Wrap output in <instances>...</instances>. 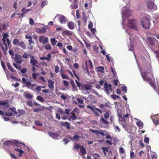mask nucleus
<instances>
[{
	"mask_svg": "<svg viewBox=\"0 0 159 159\" xmlns=\"http://www.w3.org/2000/svg\"><path fill=\"white\" fill-rule=\"evenodd\" d=\"M48 41V38L43 36H40L39 37V41L40 43L43 44H45Z\"/></svg>",
	"mask_w": 159,
	"mask_h": 159,
	"instance_id": "ddd939ff",
	"label": "nucleus"
},
{
	"mask_svg": "<svg viewBox=\"0 0 159 159\" xmlns=\"http://www.w3.org/2000/svg\"><path fill=\"white\" fill-rule=\"evenodd\" d=\"M134 119L137 121L136 122L137 126L140 127V128H142L143 124V122L141 120L136 118H134Z\"/></svg>",
	"mask_w": 159,
	"mask_h": 159,
	"instance_id": "f3484780",
	"label": "nucleus"
},
{
	"mask_svg": "<svg viewBox=\"0 0 159 159\" xmlns=\"http://www.w3.org/2000/svg\"><path fill=\"white\" fill-rule=\"evenodd\" d=\"M70 82L72 87L74 88H76L75 84L74 83V81L72 80H70Z\"/></svg>",
	"mask_w": 159,
	"mask_h": 159,
	"instance_id": "4d7b16f0",
	"label": "nucleus"
},
{
	"mask_svg": "<svg viewBox=\"0 0 159 159\" xmlns=\"http://www.w3.org/2000/svg\"><path fill=\"white\" fill-rule=\"evenodd\" d=\"M72 112L78 114L80 112V111L78 108H75L74 109Z\"/></svg>",
	"mask_w": 159,
	"mask_h": 159,
	"instance_id": "a18cd8bd",
	"label": "nucleus"
},
{
	"mask_svg": "<svg viewBox=\"0 0 159 159\" xmlns=\"http://www.w3.org/2000/svg\"><path fill=\"white\" fill-rule=\"evenodd\" d=\"M148 42L152 46H153L154 45V41L153 39L151 37H148L147 38Z\"/></svg>",
	"mask_w": 159,
	"mask_h": 159,
	"instance_id": "393cba45",
	"label": "nucleus"
},
{
	"mask_svg": "<svg viewBox=\"0 0 159 159\" xmlns=\"http://www.w3.org/2000/svg\"><path fill=\"white\" fill-rule=\"evenodd\" d=\"M127 25L128 27L134 29L135 30H138L136 21L134 19L128 20Z\"/></svg>",
	"mask_w": 159,
	"mask_h": 159,
	"instance_id": "39448f33",
	"label": "nucleus"
},
{
	"mask_svg": "<svg viewBox=\"0 0 159 159\" xmlns=\"http://www.w3.org/2000/svg\"><path fill=\"white\" fill-rule=\"evenodd\" d=\"M56 18H58L59 21L61 24H65L67 22L66 18L62 15H57L55 17Z\"/></svg>",
	"mask_w": 159,
	"mask_h": 159,
	"instance_id": "6e6552de",
	"label": "nucleus"
},
{
	"mask_svg": "<svg viewBox=\"0 0 159 159\" xmlns=\"http://www.w3.org/2000/svg\"><path fill=\"white\" fill-rule=\"evenodd\" d=\"M62 34L64 35H70L72 34V33L70 31L66 30L65 31H63Z\"/></svg>",
	"mask_w": 159,
	"mask_h": 159,
	"instance_id": "7c9ffc66",
	"label": "nucleus"
},
{
	"mask_svg": "<svg viewBox=\"0 0 159 159\" xmlns=\"http://www.w3.org/2000/svg\"><path fill=\"white\" fill-rule=\"evenodd\" d=\"M80 136L78 135H75L73 136L72 137H71V140L72 141L78 140L80 138Z\"/></svg>",
	"mask_w": 159,
	"mask_h": 159,
	"instance_id": "72a5a7b5",
	"label": "nucleus"
},
{
	"mask_svg": "<svg viewBox=\"0 0 159 159\" xmlns=\"http://www.w3.org/2000/svg\"><path fill=\"white\" fill-rule=\"evenodd\" d=\"M26 86L29 88H31L32 87H34L36 86V84H31L30 82L27 81L25 83Z\"/></svg>",
	"mask_w": 159,
	"mask_h": 159,
	"instance_id": "b1692460",
	"label": "nucleus"
},
{
	"mask_svg": "<svg viewBox=\"0 0 159 159\" xmlns=\"http://www.w3.org/2000/svg\"><path fill=\"white\" fill-rule=\"evenodd\" d=\"M29 20L30 24L31 25H33L34 24V20L31 18H30Z\"/></svg>",
	"mask_w": 159,
	"mask_h": 159,
	"instance_id": "052dcab7",
	"label": "nucleus"
},
{
	"mask_svg": "<svg viewBox=\"0 0 159 159\" xmlns=\"http://www.w3.org/2000/svg\"><path fill=\"white\" fill-rule=\"evenodd\" d=\"M45 48L47 50H49L52 48L51 46L49 44L46 45L45 47Z\"/></svg>",
	"mask_w": 159,
	"mask_h": 159,
	"instance_id": "de8ad7c7",
	"label": "nucleus"
},
{
	"mask_svg": "<svg viewBox=\"0 0 159 159\" xmlns=\"http://www.w3.org/2000/svg\"><path fill=\"white\" fill-rule=\"evenodd\" d=\"M71 7L72 9H77L78 8V6L76 4V3L75 2L73 5H71Z\"/></svg>",
	"mask_w": 159,
	"mask_h": 159,
	"instance_id": "49530a36",
	"label": "nucleus"
},
{
	"mask_svg": "<svg viewBox=\"0 0 159 159\" xmlns=\"http://www.w3.org/2000/svg\"><path fill=\"white\" fill-rule=\"evenodd\" d=\"M68 28L70 30L73 29L75 28L74 24L72 22H70L67 24Z\"/></svg>",
	"mask_w": 159,
	"mask_h": 159,
	"instance_id": "412c9836",
	"label": "nucleus"
},
{
	"mask_svg": "<svg viewBox=\"0 0 159 159\" xmlns=\"http://www.w3.org/2000/svg\"><path fill=\"white\" fill-rule=\"evenodd\" d=\"M4 145L6 146H9L13 145V141L10 140H7L4 141L3 143Z\"/></svg>",
	"mask_w": 159,
	"mask_h": 159,
	"instance_id": "5701e85b",
	"label": "nucleus"
},
{
	"mask_svg": "<svg viewBox=\"0 0 159 159\" xmlns=\"http://www.w3.org/2000/svg\"><path fill=\"white\" fill-rule=\"evenodd\" d=\"M105 89V92L108 95L110 94V92H112L111 89V85L108 84L107 83H105L104 85Z\"/></svg>",
	"mask_w": 159,
	"mask_h": 159,
	"instance_id": "f8f14e48",
	"label": "nucleus"
},
{
	"mask_svg": "<svg viewBox=\"0 0 159 159\" xmlns=\"http://www.w3.org/2000/svg\"><path fill=\"white\" fill-rule=\"evenodd\" d=\"M130 156L131 159L134 158L135 156L134 153L131 150L130 151Z\"/></svg>",
	"mask_w": 159,
	"mask_h": 159,
	"instance_id": "5fc2aeb1",
	"label": "nucleus"
},
{
	"mask_svg": "<svg viewBox=\"0 0 159 159\" xmlns=\"http://www.w3.org/2000/svg\"><path fill=\"white\" fill-rule=\"evenodd\" d=\"M122 90L124 91V93H126L127 92V87L126 86H122L121 87Z\"/></svg>",
	"mask_w": 159,
	"mask_h": 159,
	"instance_id": "3c124183",
	"label": "nucleus"
},
{
	"mask_svg": "<svg viewBox=\"0 0 159 159\" xmlns=\"http://www.w3.org/2000/svg\"><path fill=\"white\" fill-rule=\"evenodd\" d=\"M37 99L41 102H43L44 101L43 98L40 96L37 97Z\"/></svg>",
	"mask_w": 159,
	"mask_h": 159,
	"instance_id": "09e8293b",
	"label": "nucleus"
},
{
	"mask_svg": "<svg viewBox=\"0 0 159 159\" xmlns=\"http://www.w3.org/2000/svg\"><path fill=\"white\" fill-rule=\"evenodd\" d=\"M5 115L7 116H10L12 115V113L9 110L7 112L5 113Z\"/></svg>",
	"mask_w": 159,
	"mask_h": 159,
	"instance_id": "0e129e2a",
	"label": "nucleus"
},
{
	"mask_svg": "<svg viewBox=\"0 0 159 159\" xmlns=\"http://www.w3.org/2000/svg\"><path fill=\"white\" fill-rule=\"evenodd\" d=\"M61 77L62 79H69V78L64 74H62L61 75Z\"/></svg>",
	"mask_w": 159,
	"mask_h": 159,
	"instance_id": "774afa93",
	"label": "nucleus"
},
{
	"mask_svg": "<svg viewBox=\"0 0 159 159\" xmlns=\"http://www.w3.org/2000/svg\"><path fill=\"white\" fill-rule=\"evenodd\" d=\"M59 67L58 66H56L55 67V72L56 73H58L59 71Z\"/></svg>",
	"mask_w": 159,
	"mask_h": 159,
	"instance_id": "bf43d9fd",
	"label": "nucleus"
},
{
	"mask_svg": "<svg viewBox=\"0 0 159 159\" xmlns=\"http://www.w3.org/2000/svg\"><path fill=\"white\" fill-rule=\"evenodd\" d=\"M111 97L113 99H116L117 98H120V97L119 96L115 95H111Z\"/></svg>",
	"mask_w": 159,
	"mask_h": 159,
	"instance_id": "338daca9",
	"label": "nucleus"
},
{
	"mask_svg": "<svg viewBox=\"0 0 159 159\" xmlns=\"http://www.w3.org/2000/svg\"><path fill=\"white\" fill-rule=\"evenodd\" d=\"M88 61H89V64L90 69H93V66L92 65V63L91 60H89Z\"/></svg>",
	"mask_w": 159,
	"mask_h": 159,
	"instance_id": "13d9d810",
	"label": "nucleus"
},
{
	"mask_svg": "<svg viewBox=\"0 0 159 159\" xmlns=\"http://www.w3.org/2000/svg\"><path fill=\"white\" fill-rule=\"evenodd\" d=\"M12 141L13 143V145H15L17 147L20 146V145L22 144L21 143H20L18 141Z\"/></svg>",
	"mask_w": 159,
	"mask_h": 159,
	"instance_id": "c9c22d12",
	"label": "nucleus"
},
{
	"mask_svg": "<svg viewBox=\"0 0 159 159\" xmlns=\"http://www.w3.org/2000/svg\"><path fill=\"white\" fill-rule=\"evenodd\" d=\"M104 68L102 66H100L99 67H98L97 68V71H98L103 73L104 71Z\"/></svg>",
	"mask_w": 159,
	"mask_h": 159,
	"instance_id": "f704fd0d",
	"label": "nucleus"
},
{
	"mask_svg": "<svg viewBox=\"0 0 159 159\" xmlns=\"http://www.w3.org/2000/svg\"><path fill=\"white\" fill-rule=\"evenodd\" d=\"M8 103V101L7 100H5L2 101H0V105H5L7 104Z\"/></svg>",
	"mask_w": 159,
	"mask_h": 159,
	"instance_id": "79ce46f5",
	"label": "nucleus"
},
{
	"mask_svg": "<svg viewBox=\"0 0 159 159\" xmlns=\"http://www.w3.org/2000/svg\"><path fill=\"white\" fill-rule=\"evenodd\" d=\"M29 56L30 57L31 56H30V55L28 54L27 53L25 52L23 55L22 57L23 58L27 59L28 58Z\"/></svg>",
	"mask_w": 159,
	"mask_h": 159,
	"instance_id": "a19ab883",
	"label": "nucleus"
},
{
	"mask_svg": "<svg viewBox=\"0 0 159 159\" xmlns=\"http://www.w3.org/2000/svg\"><path fill=\"white\" fill-rule=\"evenodd\" d=\"M150 20V16L147 15L145 16L142 18L141 20V23L142 27L144 29H148L150 28V23L149 20Z\"/></svg>",
	"mask_w": 159,
	"mask_h": 159,
	"instance_id": "20e7f679",
	"label": "nucleus"
},
{
	"mask_svg": "<svg viewBox=\"0 0 159 159\" xmlns=\"http://www.w3.org/2000/svg\"><path fill=\"white\" fill-rule=\"evenodd\" d=\"M51 42L52 45V46H54L56 45L57 41L55 39L53 38L51 39Z\"/></svg>",
	"mask_w": 159,
	"mask_h": 159,
	"instance_id": "473e14b6",
	"label": "nucleus"
},
{
	"mask_svg": "<svg viewBox=\"0 0 159 159\" xmlns=\"http://www.w3.org/2000/svg\"><path fill=\"white\" fill-rule=\"evenodd\" d=\"M125 32L129 35V39L130 43V45L128 46L129 50L130 51H132V48H133V46L132 43L133 38L135 36V34H130V33L128 31H127L126 30H125Z\"/></svg>",
	"mask_w": 159,
	"mask_h": 159,
	"instance_id": "1a4fd4ad",
	"label": "nucleus"
},
{
	"mask_svg": "<svg viewBox=\"0 0 159 159\" xmlns=\"http://www.w3.org/2000/svg\"><path fill=\"white\" fill-rule=\"evenodd\" d=\"M47 5V3L46 2V1H43L42 2V3L41 4V7H42L43 8L44 7V6L45 5Z\"/></svg>",
	"mask_w": 159,
	"mask_h": 159,
	"instance_id": "680f3d73",
	"label": "nucleus"
},
{
	"mask_svg": "<svg viewBox=\"0 0 159 159\" xmlns=\"http://www.w3.org/2000/svg\"><path fill=\"white\" fill-rule=\"evenodd\" d=\"M19 45L24 50L26 48V45L22 41L20 42Z\"/></svg>",
	"mask_w": 159,
	"mask_h": 159,
	"instance_id": "c756f323",
	"label": "nucleus"
},
{
	"mask_svg": "<svg viewBox=\"0 0 159 159\" xmlns=\"http://www.w3.org/2000/svg\"><path fill=\"white\" fill-rule=\"evenodd\" d=\"M139 70L143 80L149 83L151 87L153 88L157 92L159 96V87H158V88H157L155 86L154 83V78L152 74L151 73L147 72V70H146L145 72H142L140 69H139Z\"/></svg>",
	"mask_w": 159,
	"mask_h": 159,
	"instance_id": "f257e3e1",
	"label": "nucleus"
},
{
	"mask_svg": "<svg viewBox=\"0 0 159 159\" xmlns=\"http://www.w3.org/2000/svg\"><path fill=\"white\" fill-rule=\"evenodd\" d=\"M117 114L119 117V121L120 123H121L123 128L126 130H127V127L126 125L123 123L126 121L125 118H127L129 116V114L127 113L124 115L123 113L120 110L117 111Z\"/></svg>",
	"mask_w": 159,
	"mask_h": 159,
	"instance_id": "7ed1b4c3",
	"label": "nucleus"
},
{
	"mask_svg": "<svg viewBox=\"0 0 159 159\" xmlns=\"http://www.w3.org/2000/svg\"><path fill=\"white\" fill-rule=\"evenodd\" d=\"M109 114L108 112H106L104 115V117L106 119H108L109 117Z\"/></svg>",
	"mask_w": 159,
	"mask_h": 159,
	"instance_id": "6e6d98bb",
	"label": "nucleus"
},
{
	"mask_svg": "<svg viewBox=\"0 0 159 159\" xmlns=\"http://www.w3.org/2000/svg\"><path fill=\"white\" fill-rule=\"evenodd\" d=\"M30 58H31L30 63L32 64L33 66H35V65L38 63V62L37 60L34 59V57L33 56H30Z\"/></svg>",
	"mask_w": 159,
	"mask_h": 159,
	"instance_id": "a211bd4d",
	"label": "nucleus"
},
{
	"mask_svg": "<svg viewBox=\"0 0 159 159\" xmlns=\"http://www.w3.org/2000/svg\"><path fill=\"white\" fill-rule=\"evenodd\" d=\"M18 113L16 116L17 117L21 116L25 113V111L23 109H19L18 110Z\"/></svg>",
	"mask_w": 159,
	"mask_h": 159,
	"instance_id": "6ab92c4d",
	"label": "nucleus"
},
{
	"mask_svg": "<svg viewBox=\"0 0 159 159\" xmlns=\"http://www.w3.org/2000/svg\"><path fill=\"white\" fill-rule=\"evenodd\" d=\"M82 69L85 73L89 75H90V74L88 70V66H86L84 65H83Z\"/></svg>",
	"mask_w": 159,
	"mask_h": 159,
	"instance_id": "aec40b11",
	"label": "nucleus"
},
{
	"mask_svg": "<svg viewBox=\"0 0 159 159\" xmlns=\"http://www.w3.org/2000/svg\"><path fill=\"white\" fill-rule=\"evenodd\" d=\"M70 114H71V115L70 116V118L72 120H75L77 119V117L75 115V113L72 112L71 113H70Z\"/></svg>",
	"mask_w": 159,
	"mask_h": 159,
	"instance_id": "bb28decb",
	"label": "nucleus"
},
{
	"mask_svg": "<svg viewBox=\"0 0 159 159\" xmlns=\"http://www.w3.org/2000/svg\"><path fill=\"white\" fill-rule=\"evenodd\" d=\"M10 110L13 111L16 115L17 114L16 109L15 107L10 108Z\"/></svg>",
	"mask_w": 159,
	"mask_h": 159,
	"instance_id": "864d4df0",
	"label": "nucleus"
},
{
	"mask_svg": "<svg viewBox=\"0 0 159 159\" xmlns=\"http://www.w3.org/2000/svg\"><path fill=\"white\" fill-rule=\"evenodd\" d=\"M15 59L16 62L19 64L21 63L22 61L23 60L22 59L21 56L17 54L15 55Z\"/></svg>",
	"mask_w": 159,
	"mask_h": 159,
	"instance_id": "4468645a",
	"label": "nucleus"
},
{
	"mask_svg": "<svg viewBox=\"0 0 159 159\" xmlns=\"http://www.w3.org/2000/svg\"><path fill=\"white\" fill-rule=\"evenodd\" d=\"M122 22V24L123 27L125 29V18L129 16L131 14V11L129 7H127L126 5L122 7L121 9Z\"/></svg>",
	"mask_w": 159,
	"mask_h": 159,
	"instance_id": "f03ea898",
	"label": "nucleus"
},
{
	"mask_svg": "<svg viewBox=\"0 0 159 159\" xmlns=\"http://www.w3.org/2000/svg\"><path fill=\"white\" fill-rule=\"evenodd\" d=\"M111 70L113 73L114 76H116V72L112 67H111Z\"/></svg>",
	"mask_w": 159,
	"mask_h": 159,
	"instance_id": "603ef678",
	"label": "nucleus"
},
{
	"mask_svg": "<svg viewBox=\"0 0 159 159\" xmlns=\"http://www.w3.org/2000/svg\"><path fill=\"white\" fill-rule=\"evenodd\" d=\"M93 26V23L90 21H89V24L88 25V27L89 29L92 28Z\"/></svg>",
	"mask_w": 159,
	"mask_h": 159,
	"instance_id": "69168bd1",
	"label": "nucleus"
},
{
	"mask_svg": "<svg viewBox=\"0 0 159 159\" xmlns=\"http://www.w3.org/2000/svg\"><path fill=\"white\" fill-rule=\"evenodd\" d=\"M102 150L103 152L106 156L107 154V152H108V149L107 147H104L102 148Z\"/></svg>",
	"mask_w": 159,
	"mask_h": 159,
	"instance_id": "ea45409f",
	"label": "nucleus"
},
{
	"mask_svg": "<svg viewBox=\"0 0 159 159\" xmlns=\"http://www.w3.org/2000/svg\"><path fill=\"white\" fill-rule=\"evenodd\" d=\"M24 95L28 99H31L32 98V95L29 93H27L26 92L24 93Z\"/></svg>",
	"mask_w": 159,
	"mask_h": 159,
	"instance_id": "cd10ccee",
	"label": "nucleus"
},
{
	"mask_svg": "<svg viewBox=\"0 0 159 159\" xmlns=\"http://www.w3.org/2000/svg\"><path fill=\"white\" fill-rule=\"evenodd\" d=\"M48 28V26H46L43 27L42 29H38L37 32L39 33L44 34L46 32V30Z\"/></svg>",
	"mask_w": 159,
	"mask_h": 159,
	"instance_id": "2eb2a0df",
	"label": "nucleus"
},
{
	"mask_svg": "<svg viewBox=\"0 0 159 159\" xmlns=\"http://www.w3.org/2000/svg\"><path fill=\"white\" fill-rule=\"evenodd\" d=\"M113 126L115 127V131L117 132H119L120 131V129L119 128V127L117 125H113Z\"/></svg>",
	"mask_w": 159,
	"mask_h": 159,
	"instance_id": "37998d69",
	"label": "nucleus"
},
{
	"mask_svg": "<svg viewBox=\"0 0 159 159\" xmlns=\"http://www.w3.org/2000/svg\"><path fill=\"white\" fill-rule=\"evenodd\" d=\"M35 125L37 126H42L43 125L40 121H35Z\"/></svg>",
	"mask_w": 159,
	"mask_h": 159,
	"instance_id": "c03bdc74",
	"label": "nucleus"
},
{
	"mask_svg": "<svg viewBox=\"0 0 159 159\" xmlns=\"http://www.w3.org/2000/svg\"><path fill=\"white\" fill-rule=\"evenodd\" d=\"M9 35L5 33L3 34V39L2 40L3 41V43L5 45L6 47H7V44L9 45L10 44V41L8 38H7L8 37Z\"/></svg>",
	"mask_w": 159,
	"mask_h": 159,
	"instance_id": "9d476101",
	"label": "nucleus"
},
{
	"mask_svg": "<svg viewBox=\"0 0 159 159\" xmlns=\"http://www.w3.org/2000/svg\"><path fill=\"white\" fill-rule=\"evenodd\" d=\"M91 87L92 86L91 85L88 84H82L81 85L82 92L84 94H87L88 92L85 91V90H86V91L91 90Z\"/></svg>",
	"mask_w": 159,
	"mask_h": 159,
	"instance_id": "0eeeda50",
	"label": "nucleus"
},
{
	"mask_svg": "<svg viewBox=\"0 0 159 159\" xmlns=\"http://www.w3.org/2000/svg\"><path fill=\"white\" fill-rule=\"evenodd\" d=\"M7 66L8 68L12 72H16V71L14 69L12 66H11L10 64L9 63H7Z\"/></svg>",
	"mask_w": 159,
	"mask_h": 159,
	"instance_id": "a878e982",
	"label": "nucleus"
},
{
	"mask_svg": "<svg viewBox=\"0 0 159 159\" xmlns=\"http://www.w3.org/2000/svg\"><path fill=\"white\" fill-rule=\"evenodd\" d=\"M49 135L52 137V138H57L58 135L57 134L52 133L50 132L49 133Z\"/></svg>",
	"mask_w": 159,
	"mask_h": 159,
	"instance_id": "c85d7f7f",
	"label": "nucleus"
},
{
	"mask_svg": "<svg viewBox=\"0 0 159 159\" xmlns=\"http://www.w3.org/2000/svg\"><path fill=\"white\" fill-rule=\"evenodd\" d=\"M100 121L101 122H103L104 124H108L109 122L105 120L102 117L100 119Z\"/></svg>",
	"mask_w": 159,
	"mask_h": 159,
	"instance_id": "58836bf2",
	"label": "nucleus"
},
{
	"mask_svg": "<svg viewBox=\"0 0 159 159\" xmlns=\"http://www.w3.org/2000/svg\"><path fill=\"white\" fill-rule=\"evenodd\" d=\"M15 150L16 151H17V152H19V154L18 155V156L19 157H20L21 156V155L24 153V151L23 150H21L20 149H19L18 148H16L15 149Z\"/></svg>",
	"mask_w": 159,
	"mask_h": 159,
	"instance_id": "2f4dec72",
	"label": "nucleus"
},
{
	"mask_svg": "<svg viewBox=\"0 0 159 159\" xmlns=\"http://www.w3.org/2000/svg\"><path fill=\"white\" fill-rule=\"evenodd\" d=\"M151 117L154 124L157 125L159 124V114L152 115Z\"/></svg>",
	"mask_w": 159,
	"mask_h": 159,
	"instance_id": "9b49d317",
	"label": "nucleus"
},
{
	"mask_svg": "<svg viewBox=\"0 0 159 159\" xmlns=\"http://www.w3.org/2000/svg\"><path fill=\"white\" fill-rule=\"evenodd\" d=\"M25 38L26 39H28V41L29 40H32V37L30 35H25Z\"/></svg>",
	"mask_w": 159,
	"mask_h": 159,
	"instance_id": "8fccbe9b",
	"label": "nucleus"
},
{
	"mask_svg": "<svg viewBox=\"0 0 159 159\" xmlns=\"http://www.w3.org/2000/svg\"><path fill=\"white\" fill-rule=\"evenodd\" d=\"M80 151L83 156L86 153L85 149L83 146H81L80 147Z\"/></svg>",
	"mask_w": 159,
	"mask_h": 159,
	"instance_id": "4be33fe9",
	"label": "nucleus"
},
{
	"mask_svg": "<svg viewBox=\"0 0 159 159\" xmlns=\"http://www.w3.org/2000/svg\"><path fill=\"white\" fill-rule=\"evenodd\" d=\"M151 155L152 159H157V156L156 154L154 152H152L151 153Z\"/></svg>",
	"mask_w": 159,
	"mask_h": 159,
	"instance_id": "4c0bfd02",
	"label": "nucleus"
},
{
	"mask_svg": "<svg viewBox=\"0 0 159 159\" xmlns=\"http://www.w3.org/2000/svg\"><path fill=\"white\" fill-rule=\"evenodd\" d=\"M20 40L18 39H14L13 41V43L15 45H19L20 43Z\"/></svg>",
	"mask_w": 159,
	"mask_h": 159,
	"instance_id": "e433bc0d",
	"label": "nucleus"
},
{
	"mask_svg": "<svg viewBox=\"0 0 159 159\" xmlns=\"http://www.w3.org/2000/svg\"><path fill=\"white\" fill-rule=\"evenodd\" d=\"M48 87L50 89H53L54 88V83L53 81L52 80H49L48 81Z\"/></svg>",
	"mask_w": 159,
	"mask_h": 159,
	"instance_id": "dca6fc26",
	"label": "nucleus"
},
{
	"mask_svg": "<svg viewBox=\"0 0 159 159\" xmlns=\"http://www.w3.org/2000/svg\"><path fill=\"white\" fill-rule=\"evenodd\" d=\"M147 3V7L148 8L151 10H156L157 9V7L156 5L154 4V0H148Z\"/></svg>",
	"mask_w": 159,
	"mask_h": 159,
	"instance_id": "423d86ee",
	"label": "nucleus"
},
{
	"mask_svg": "<svg viewBox=\"0 0 159 159\" xmlns=\"http://www.w3.org/2000/svg\"><path fill=\"white\" fill-rule=\"evenodd\" d=\"M88 108H89L92 111H94V107L93 106H88L87 107Z\"/></svg>",
	"mask_w": 159,
	"mask_h": 159,
	"instance_id": "e2e57ef3",
	"label": "nucleus"
}]
</instances>
